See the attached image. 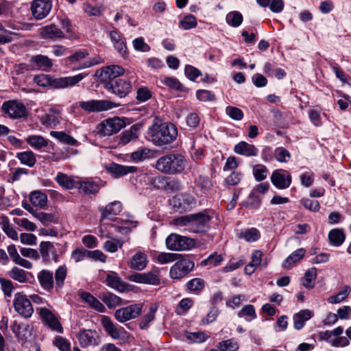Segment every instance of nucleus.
<instances>
[{
	"label": "nucleus",
	"mask_w": 351,
	"mask_h": 351,
	"mask_svg": "<svg viewBox=\"0 0 351 351\" xmlns=\"http://www.w3.org/2000/svg\"><path fill=\"white\" fill-rule=\"evenodd\" d=\"M101 324L107 334L115 340L119 339L122 333L125 332L123 327L114 324L109 317L106 315L101 318Z\"/></svg>",
	"instance_id": "obj_16"
},
{
	"label": "nucleus",
	"mask_w": 351,
	"mask_h": 351,
	"mask_svg": "<svg viewBox=\"0 0 351 351\" xmlns=\"http://www.w3.org/2000/svg\"><path fill=\"white\" fill-rule=\"evenodd\" d=\"M104 86L108 92L120 98L125 97L132 89L130 82L121 78L106 82Z\"/></svg>",
	"instance_id": "obj_9"
},
{
	"label": "nucleus",
	"mask_w": 351,
	"mask_h": 351,
	"mask_svg": "<svg viewBox=\"0 0 351 351\" xmlns=\"http://www.w3.org/2000/svg\"><path fill=\"white\" fill-rule=\"evenodd\" d=\"M40 36L43 39L57 40L64 38V32L56 25L51 24L40 29Z\"/></svg>",
	"instance_id": "obj_20"
},
{
	"label": "nucleus",
	"mask_w": 351,
	"mask_h": 351,
	"mask_svg": "<svg viewBox=\"0 0 351 351\" xmlns=\"http://www.w3.org/2000/svg\"><path fill=\"white\" fill-rule=\"evenodd\" d=\"M194 267V263L189 259L177 261L170 269L169 275L173 279H180L190 272Z\"/></svg>",
	"instance_id": "obj_12"
},
{
	"label": "nucleus",
	"mask_w": 351,
	"mask_h": 351,
	"mask_svg": "<svg viewBox=\"0 0 351 351\" xmlns=\"http://www.w3.org/2000/svg\"><path fill=\"white\" fill-rule=\"evenodd\" d=\"M268 173V170L263 165H256L253 167V175L257 181L265 180Z\"/></svg>",
	"instance_id": "obj_56"
},
{
	"label": "nucleus",
	"mask_w": 351,
	"mask_h": 351,
	"mask_svg": "<svg viewBox=\"0 0 351 351\" xmlns=\"http://www.w3.org/2000/svg\"><path fill=\"white\" fill-rule=\"evenodd\" d=\"M26 142L34 149L40 150L48 145L47 140L40 135H31L26 138Z\"/></svg>",
	"instance_id": "obj_40"
},
{
	"label": "nucleus",
	"mask_w": 351,
	"mask_h": 351,
	"mask_svg": "<svg viewBox=\"0 0 351 351\" xmlns=\"http://www.w3.org/2000/svg\"><path fill=\"white\" fill-rule=\"evenodd\" d=\"M166 247L172 251L189 250L195 245L194 239L172 233L165 240Z\"/></svg>",
	"instance_id": "obj_4"
},
{
	"label": "nucleus",
	"mask_w": 351,
	"mask_h": 351,
	"mask_svg": "<svg viewBox=\"0 0 351 351\" xmlns=\"http://www.w3.org/2000/svg\"><path fill=\"white\" fill-rule=\"evenodd\" d=\"M234 151L237 154L245 156H256L258 153V149L252 144L241 141L234 146Z\"/></svg>",
	"instance_id": "obj_26"
},
{
	"label": "nucleus",
	"mask_w": 351,
	"mask_h": 351,
	"mask_svg": "<svg viewBox=\"0 0 351 351\" xmlns=\"http://www.w3.org/2000/svg\"><path fill=\"white\" fill-rule=\"evenodd\" d=\"M148 258L147 254L142 251H137L132 256L128 263L129 267L136 271L143 270L147 265Z\"/></svg>",
	"instance_id": "obj_22"
},
{
	"label": "nucleus",
	"mask_w": 351,
	"mask_h": 351,
	"mask_svg": "<svg viewBox=\"0 0 351 351\" xmlns=\"http://www.w3.org/2000/svg\"><path fill=\"white\" fill-rule=\"evenodd\" d=\"M151 154V149L147 147H143L137 149L131 154V158L135 162L142 161L149 158Z\"/></svg>",
	"instance_id": "obj_54"
},
{
	"label": "nucleus",
	"mask_w": 351,
	"mask_h": 351,
	"mask_svg": "<svg viewBox=\"0 0 351 351\" xmlns=\"http://www.w3.org/2000/svg\"><path fill=\"white\" fill-rule=\"evenodd\" d=\"M181 257V254L169 253V252H160L156 257L157 261L160 264H167L178 261Z\"/></svg>",
	"instance_id": "obj_49"
},
{
	"label": "nucleus",
	"mask_w": 351,
	"mask_h": 351,
	"mask_svg": "<svg viewBox=\"0 0 351 351\" xmlns=\"http://www.w3.org/2000/svg\"><path fill=\"white\" fill-rule=\"evenodd\" d=\"M67 274V268L65 265L60 266L55 271V284L57 290L62 288Z\"/></svg>",
	"instance_id": "obj_45"
},
{
	"label": "nucleus",
	"mask_w": 351,
	"mask_h": 351,
	"mask_svg": "<svg viewBox=\"0 0 351 351\" xmlns=\"http://www.w3.org/2000/svg\"><path fill=\"white\" fill-rule=\"evenodd\" d=\"M124 69L119 65H110L104 67L100 72L101 80L106 82H109L117 79H120L119 76L123 75Z\"/></svg>",
	"instance_id": "obj_19"
},
{
	"label": "nucleus",
	"mask_w": 351,
	"mask_h": 351,
	"mask_svg": "<svg viewBox=\"0 0 351 351\" xmlns=\"http://www.w3.org/2000/svg\"><path fill=\"white\" fill-rule=\"evenodd\" d=\"M80 298L84 302L87 303L95 311L100 313H104L105 311L106 308L103 304L90 293L83 291L80 293Z\"/></svg>",
	"instance_id": "obj_27"
},
{
	"label": "nucleus",
	"mask_w": 351,
	"mask_h": 351,
	"mask_svg": "<svg viewBox=\"0 0 351 351\" xmlns=\"http://www.w3.org/2000/svg\"><path fill=\"white\" fill-rule=\"evenodd\" d=\"M31 66L34 69L49 71L53 67V60L47 56L38 54L32 56L29 60Z\"/></svg>",
	"instance_id": "obj_17"
},
{
	"label": "nucleus",
	"mask_w": 351,
	"mask_h": 351,
	"mask_svg": "<svg viewBox=\"0 0 351 351\" xmlns=\"http://www.w3.org/2000/svg\"><path fill=\"white\" fill-rule=\"evenodd\" d=\"M101 213V219H111L112 217L119 215L122 210V204L119 201H114L106 205L105 207L99 208Z\"/></svg>",
	"instance_id": "obj_23"
},
{
	"label": "nucleus",
	"mask_w": 351,
	"mask_h": 351,
	"mask_svg": "<svg viewBox=\"0 0 351 351\" xmlns=\"http://www.w3.org/2000/svg\"><path fill=\"white\" fill-rule=\"evenodd\" d=\"M109 37L115 49L122 56L127 54V46L123 36L117 30L113 29L109 32Z\"/></svg>",
	"instance_id": "obj_21"
},
{
	"label": "nucleus",
	"mask_w": 351,
	"mask_h": 351,
	"mask_svg": "<svg viewBox=\"0 0 351 351\" xmlns=\"http://www.w3.org/2000/svg\"><path fill=\"white\" fill-rule=\"evenodd\" d=\"M29 200L34 206L44 208L47 203V196L45 193L35 191L30 193Z\"/></svg>",
	"instance_id": "obj_33"
},
{
	"label": "nucleus",
	"mask_w": 351,
	"mask_h": 351,
	"mask_svg": "<svg viewBox=\"0 0 351 351\" xmlns=\"http://www.w3.org/2000/svg\"><path fill=\"white\" fill-rule=\"evenodd\" d=\"M158 310V306L155 303L150 304L148 312L143 315L139 323V328L142 330L147 329L149 324L154 321L155 314Z\"/></svg>",
	"instance_id": "obj_30"
},
{
	"label": "nucleus",
	"mask_w": 351,
	"mask_h": 351,
	"mask_svg": "<svg viewBox=\"0 0 351 351\" xmlns=\"http://www.w3.org/2000/svg\"><path fill=\"white\" fill-rule=\"evenodd\" d=\"M138 128L134 125L130 127L129 130H125L120 135L119 144L121 145H125L131 141L137 140L138 138Z\"/></svg>",
	"instance_id": "obj_32"
},
{
	"label": "nucleus",
	"mask_w": 351,
	"mask_h": 351,
	"mask_svg": "<svg viewBox=\"0 0 351 351\" xmlns=\"http://www.w3.org/2000/svg\"><path fill=\"white\" fill-rule=\"evenodd\" d=\"M186 160L180 154H169L159 158L155 168L160 172L169 175L180 173L185 169Z\"/></svg>",
	"instance_id": "obj_3"
},
{
	"label": "nucleus",
	"mask_w": 351,
	"mask_h": 351,
	"mask_svg": "<svg viewBox=\"0 0 351 351\" xmlns=\"http://www.w3.org/2000/svg\"><path fill=\"white\" fill-rule=\"evenodd\" d=\"M226 113L232 119L236 121H241L243 117L242 110L234 106H228L226 108Z\"/></svg>",
	"instance_id": "obj_60"
},
{
	"label": "nucleus",
	"mask_w": 351,
	"mask_h": 351,
	"mask_svg": "<svg viewBox=\"0 0 351 351\" xmlns=\"http://www.w3.org/2000/svg\"><path fill=\"white\" fill-rule=\"evenodd\" d=\"M16 158L21 164L26 165L28 167H33L36 162L35 154L32 151H25L17 153Z\"/></svg>",
	"instance_id": "obj_35"
},
{
	"label": "nucleus",
	"mask_w": 351,
	"mask_h": 351,
	"mask_svg": "<svg viewBox=\"0 0 351 351\" xmlns=\"http://www.w3.org/2000/svg\"><path fill=\"white\" fill-rule=\"evenodd\" d=\"M85 76L83 73H79L73 76L53 77L49 75L40 74L34 76V82L42 87L51 86L56 89H64L75 86Z\"/></svg>",
	"instance_id": "obj_2"
},
{
	"label": "nucleus",
	"mask_w": 351,
	"mask_h": 351,
	"mask_svg": "<svg viewBox=\"0 0 351 351\" xmlns=\"http://www.w3.org/2000/svg\"><path fill=\"white\" fill-rule=\"evenodd\" d=\"M51 135L59 140L60 142L70 145H75L77 143V141L74 138L64 132L51 131Z\"/></svg>",
	"instance_id": "obj_50"
},
{
	"label": "nucleus",
	"mask_w": 351,
	"mask_h": 351,
	"mask_svg": "<svg viewBox=\"0 0 351 351\" xmlns=\"http://www.w3.org/2000/svg\"><path fill=\"white\" fill-rule=\"evenodd\" d=\"M149 139L157 146L173 143L178 136L176 126L169 122L158 123L155 121L149 129Z\"/></svg>",
	"instance_id": "obj_1"
},
{
	"label": "nucleus",
	"mask_w": 351,
	"mask_h": 351,
	"mask_svg": "<svg viewBox=\"0 0 351 351\" xmlns=\"http://www.w3.org/2000/svg\"><path fill=\"white\" fill-rule=\"evenodd\" d=\"M317 277V269L315 267L308 269L304 274L302 280V285L307 289H311L314 287V281Z\"/></svg>",
	"instance_id": "obj_43"
},
{
	"label": "nucleus",
	"mask_w": 351,
	"mask_h": 351,
	"mask_svg": "<svg viewBox=\"0 0 351 351\" xmlns=\"http://www.w3.org/2000/svg\"><path fill=\"white\" fill-rule=\"evenodd\" d=\"M218 348L221 351H237L239 349V344L234 339H230L220 341Z\"/></svg>",
	"instance_id": "obj_52"
},
{
	"label": "nucleus",
	"mask_w": 351,
	"mask_h": 351,
	"mask_svg": "<svg viewBox=\"0 0 351 351\" xmlns=\"http://www.w3.org/2000/svg\"><path fill=\"white\" fill-rule=\"evenodd\" d=\"M77 338L82 348L98 346L99 344L97 333L92 330L80 329L77 335Z\"/></svg>",
	"instance_id": "obj_15"
},
{
	"label": "nucleus",
	"mask_w": 351,
	"mask_h": 351,
	"mask_svg": "<svg viewBox=\"0 0 351 351\" xmlns=\"http://www.w3.org/2000/svg\"><path fill=\"white\" fill-rule=\"evenodd\" d=\"M76 188L85 194H95L99 190L97 184L92 181L77 182Z\"/></svg>",
	"instance_id": "obj_36"
},
{
	"label": "nucleus",
	"mask_w": 351,
	"mask_h": 351,
	"mask_svg": "<svg viewBox=\"0 0 351 351\" xmlns=\"http://www.w3.org/2000/svg\"><path fill=\"white\" fill-rule=\"evenodd\" d=\"M108 171L115 176H125L128 173L136 172L137 168L134 166H125L118 164H111L107 168Z\"/></svg>",
	"instance_id": "obj_28"
},
{
	"label": "nucleus",
	"mask_w": 351,
	"mask_h": 351,
	"mask_svg": "<svg viewBox=\"0 0 351 351\" xmlns=\"http://www.w3.org/2000/svg\"><path fill=\"white\" fill-rule=\"evenodd\" d=\"M143 304L136 303L118 308L114 312L115 319L120 323H125L137 318L142 313Z\"/></svg>",
	"instance_id": "obj_5"
},
{
	"label": "nucleus",
	"mask_w": 351,
	"mask_h": 351,
	"mask_svg": "<svg viewBox=\"0 0 351 351\" xmlns=\"http://www.w3.org/2000/svg\"><path fill=\"white\" fill-rule=\"evenodd\" d=\"M36 311L40 319L49 328L57 332H63V328L58 318L51 311L46 307H38L36 308Z\"/></svg>",
	"instance_id": "obj_8"
},
{
	"label": "nucleus",
	"mask_w": 351,
	"mask_h": 351,
	"mask_svg": "<svg viewBox=\"0 0 351 351\" xmlns=\"http://www.w3.org/2000/svg\"><path fill=\"white\" fill-rule=\"evenodd\" d=\"M14 307L15 311L21 316L29 318L34 313V308L27 295L18 292L14 295Z\"/></svg>",
	"instance_id": "obj_7"
},
{
	"label": "nucleus",
	"mask_w": 351,
	"mask_h": 351,
	"mask_svg": "<svg viewBox=\"0 0 351 351\" xmlns=\"http://www.w3.org/2000/svg\"><path fill=\"white\" fill-rule=\"evenodd\" d=\"M125 125V122L119 117L106 119L99 124L98 133L103 136H110L119 132Z\"/></svg>",
	"instance_id": "obj_6"
},
{
	"label": "nucleus",
	"mask_w": 351,
	"mask_h": 351,
	"mask_svg": "<svg viewBox=\"0 0 351 351\" xmlns=\"http://www.w3.org/2000/svg\"><path fill=\"white\" fill-rule=\"evenodd\" d=\"M192 214L183 215L173 219V224L178 227H184V230L189 232V228L191 226Z\"/></svg>",
	"instance_id": "obj_51"
},
{
	"label": "nucleus",
	"mask_w": 351,
	"mask_h": 351,
	"mask_svg": "<svg viewBox=\"0 0 351 351\" xmlns=\"http://www.w3.org/2000/svg\"><path fill=\"white\" fill-rule=\"evenodd\" d=\"M345 234L342 230L333 229L328 234V239L332 245L339 247L345 241Z\"/></svg>",
	"instance_id": "obj_41"
},
{
	"label": "nucleus",
	"mask_w": 351,
	"mask_h": 351,
	"mask_svg": "<svg viewBox=\"0 0 351 351\" xmlns=\"http://www.w3.org/2000/svg\"><path fill=\"white\" fill-rule=\"evenodd\" d=\"M239 317H245V320L250 322L256 317L254 306L252 304L245 305L237 313Z\"/></svg>",
	"instance_id": "obj_46"
},
{
	"label": "nucleus",
	"mask_w": 351,
	"mask_h": 351,
	"mask_svg": "<svg viewBox=\"0 0 351 351\" xmlns=\"http://www.w3.org/2000/svg\"><path fill=\"white\" fill-rule=\"evenodd\" d=\"M313 313L310 310L305 309L300 311L293 316V326L296 330H300L304 326L306 321L310 319Z\"/></svg>",
	"instance_id": "obj_29"
},
{
	"label": "nucleus",
	"mask_w": 351,
	"mask_h": 351,
	"mask_svg": "<svg viewBox=\"0 0 351 351\" xmlns=\"http://www.w3.org/2000/svg\"><path fill=\"white\" fill-rule=\"evenodd\" d=\"M181 28L185 30L191 29L197 26V21L195 17L192 14H188L179 22Z\"/></svg>",
	"instance_id": "obj_53"
},
{
	"label": "nucleus",
	"mask_w": 351,
	"mask_h": 351,
	"mask_svg": "<svg viewBox=\"0 0 351 351\" xmlns=\"http://www.w3.org/2000/svg\"><path fill=\"white\" fill-rule=\"evenodd\" d=\"M3 111L14 119L21 118L27 114L25 106L16 101H8L2 105Z\"/></svg>",
	"instance_id": "obj_14"
},
{
	"label": "nucleus",
	"mask_w": 351,
	"mask_h": 351,
	"mask_svg": "<svg viewBox=\"0 0 351 351\" xmlns=\"http://www.w3.org/2000/svg\"><path fill=\"white\" fill-rule=\"evenodd\" d=\"M29 273L18 267H14L8 272L9 276L20 283H25L29 280Z\"/></svg>",
	"instance_id": "obj_38"
},
{
	"label": "nucleus",
	"mask_w": 351,
	"mask_h": 351,
	"mask_svg": "<svg viewBox=\"0 0 351 351\" xmlns=\"http://www.w3.org/2000/svg\"><path fill=\"white\" fill-rule=\"evenodd\" d=\"M240 238H243L247 242H254L258 239L260 233L256 228H250L239 234Z\"/></svg>",
	"instance_id": "obj_55"
},
{
	"label": "nucleus",
	"mask_w": 351,
	"mask_h": 351,
	"mask_svg": "<svg viewBox=\"0 0 351 351\" xmlns=\"http://www.w3.org/2000/svg\"><path fill=\"white\" fill-rule=\"evenodd\" d=\"M101 300L109 308H114L122 303V299L120 297L110 292L103 293Z\"/></svg>",
	"instance_id": "obj_39"
},
{
	"label": "nucleus",
	"mask_w": 351,
	"mask_h": 351,
	"mask_svg": "<svg viewBox=\"0 0 351 351\" xmlns=\"http://www.w3.org/2000/svg\"><path fill=\"white\" fill-rule=\"evenodd\" d=\"M306 250L304 248H299L290 254L282 263L285 269L291 268L296 263L300 261L304 256Z\"/></svg>",
	"instance_id": "obj_31"
},
{
	"label": "nucleus",
	"mask_w": 351,
	"mask_h": 351,
	"mask_svg": "<svg viewBox=\"0 0 351 351\" xmlns=\"http://www.w3.org/2000/svg\"><path fill=\"white\" fill-rule=\"evenodd\" d=\"M38 280L40 286L46 291L51 292L54 286L53 274L46 269L40 271L38 274Z\"/></svg>",
	"instance_id": "obj_25"
},
{
	"label": "nucleus",
	"mask_w": 351,
	"mask_h": 351,
	"mask_svg": "<svg viewBox=\"0 0 351 351\" xmlns=\"http://www.w3.org/2000/svg\"><path fill=\"white\" fill-rule=\"evenodd\" d=\"M227 23L232 27H239L243 22V16L238 11L229 12L226 17Z\"/></svg>",
	"instance_id": "obj_48"
},
{
	"label": "nucleus",
	"mask_w": 351,
	"mask_h": 351,
	"mask_svg": "<svg viewBox=\"0 0 351 351\" xmlns=\"http://www.w3.org/2000/svg\"><path fill=\"white\" fill-rule=\"evenodd\" d=\"M143 274L144 284H149L153 285H158L160 284V270L158 269H153L148 272L143 273Z\"/></svg>",
	"instance_id": "obj_42"
},
{
	"label": "nucleus",
	"mask_w": 351,
	"mask_h": 351,
	"mask_svg": "<svg viewBox=\"0 0 351 351\" xmlns=\"http://www.w3.org/2000/svg\"><path fill=\"white\" fill-rule=\"evenodd\" d=\"M79 106L88 112H100L112 109L115 105L107 100H90L80 101Z\"/></svg>",
	"instance_id": "obj_13"
},
{
	"label": "nucleus",
	"mask_w": 351,
	"mask_h": 351,
	"mask_svg": "<svg viewBox=\"0 0 351 351\" xmlns=\"http://www.w3.org/2000/svg\"><path fill=\"white\" fill-rule=\"evenodd\" d=\"M40 120L43 125L50 127H54L60 122L58 117L55 114H45Z\"/></svg>",
	"instance_id": "obj_63"
},
{
	"label": "nucleus",
	"mask_w": 351,
	"mask_h": 351,
	"mask_svg": "<svg viewBox=\"0 0 351 351\" xmlns=\"http://www.w3.org/2000/svg\"><path fill=\"white\" fill-rule=\"evenodd\" d=\"M350 292L351 287L348 285H346L336 295L329 297L328 301L330 304L340 303L350 295Z\"/></svg>",
	"instance_id": "obj_44"
},
{
	"label": "nucleus",
	"mask_w": 351,
	"mask_h": 351,
	"mask_svg": "<svg viewBox=\"0 0 351 351\" xmlns=\"http://www.w3.org/2000/svg\"><path fill=\"white\" fill-rule=\"evenodd\" d=\"M210 216L203 213L192 214L191 226L189 232L202 233L208 230Z\"/></svg>",
	"instance_id": "obj_10"
},
{
	"label": "nucleus",
	"mask_w": 351,
	"mask_h": 351,
	"mask_svg": "<svg viewBox=\"0 0 351 351\" xmlns=\"http://www.w3.org/2000/svg\"><path fill=\"white\" fill-rule=\"evenodd\" d=\"M40 252L44 261L49 262L51 254L55 255V247L49 241H43L39 245Z\"/></svg>",
	"instance_id": "obj_37"
},
{
	"label": "nucleus",
	"mask_w": 351,
	"mask_h": 351,
	"mask_svg": "<svg viewBox=\"0 0 351 351\" xmlns=\"http://www.w3.org/2000/svg\"><path fill=\"white\" fill-rule=\"evenodd\" d=\"M204 285H205L204 281L202 279L198 278L191 279V280H189L187 282V285H186L187 288L190 291H194V292H199V291H202L204 289Z\"/></svg>",
	"instance_id": "obj_58"
},
{
	"label": "nucleus",
	"mask_w": 351,
	"mask_h": 351,
	"mask_svg": "<svg viewBox=\"0 0 351 351\" xmlns=\"http://www.w3.org/2000/svg\"><path fill=\"white\" fill-rule=\"evenodd\" d=\"M51 8V0H34L31 4L32 14L36 20H41L47 17Z\"/></svg>",
	"instance_id": "obj_11"
},
{
	"label": "nucleus",
	"mask_w": 351,
	"mask_h": 351,
	"mask_svg": "<svg viewBox=\"0 0 351 351\" xmlns=\"http://www.w3.org/2000/svg\"><path fill=\"white\" fill-rule=\"evenodd\" d=\"M53 344L60 351H71L70 343L65 338L58 337L53 341Z\"/></svg>",
	"instance_id": "obj_64"
},
{
	"label": "nucleus",
	"mask_w": 351,
	"mask_h": 351,
	"mask_svg": "<svg viewBox=\"0 0 351 351\" xmlns=\"http://www.w3.org/2000/svg\"><path fill=\"white\" fill-rule=\"evenodd\" d=\"M110 239L106 241L104 243V249L108 252L113 253L118 250V249L121 248L123 245V241L114 239L112 237V238H109Z\"/></svg>",
	"instance_id": "obj_47"
},
{
	"label": "nucleus",
	"mask_w": 351,
	"mask_h": 351,
	"mask_svg": "<svg viewBox=\"0 0 351 351\" xmlns=\"http://www.w3.org/2000/svg\"><path fill=\"white\" fill-rule=\"evenodd\" d=\"M302 206L311 212H317L320 209V204L318 201L308 198H302L300 201Z\"/></svg>",
	"instance_id": "obj_59"
},
{
	"label": "nucleus",
	"mask_w": 351,
	"mask_h": 351,
	"mask_svg": "<svg viewBox=\"0 0 351 351\" xmlns=\"http://www.w3.org/2000/svg\"><path fill=\"white\" fill-rule=\"evenodd\" d=\"M223 260L221 255H218L216 252L210 254L207 258L201 262L202 266H213L216 267L219 265Z\"/></svg>",
	"instance_id": "obj_57"
},
{
	"label": "nucleus",
	"mask_w": 351,
	"mask_h": 351,
	"mask_svg": "<svg viewBox=\"0 0 351 351\" xmlns=\"http://www.w3.org/2000/svg\"><path fill=\"white\" fill-rule=\"evenodd\" d=\"M132 45L136 51L141 52H147L150 50L149 45L145 42L143 37L135 38L132 41Z\"/></svg>",
	"instance_id": "obj_62"
},
{
	"label": "nucleus",
	"mask_w": 351,
	"mask_h": 351,
	"mask_svg": "<svg viewBox=\"0 0 351 351\" xmlns=\"http://www.w3.org/2000/svg\"><path fill=\"white\" fill-rule=\"evenodd\" d=\"M0 285L1 288L5 294V295L8 297H10L12 293V291L14 289V285L10 280L0 278Z\"/></svg>",
	"instance_id": "obj_61"
},
{
	"label": "nucleus",
	"mask_w": 351,
	"mask_h": 351,
	"mask_svg": "<svg viewBox=\"0 0 351 351\" xmlns=\"http://www.w3.org/2000/svg\"><path fill=\"white\" fill-rule=\"evenodd\" d=\"M55 180L59 185L65 189L69 190L76 188L77 182L67 174L59 172L58 173Z\"/></svg>",
	"instance_id": "obj_34"
},
{
	"label": "nucleus",
	"mask_w": 351,
	"mask_h": 351,
	"mask_svg": "<svg viewBox=\"0 0 351 351\" xmlns=\"http://www.w3.org/2000/svg\"><path fill=\"white\" fill-rule=\"evenodd\" d=\"M284 172L285 171L282 169L276 170L271 176L272 184L279 189H287L291 183V175L289 173L285 174Z\"/></svg>",
	"instance_id": "obj_18"
},
{
	"label": "nucleus",
	"mask_w": 351,
	"mask_h": 351,
	"mask_svg": "<svg viewBox=\"0 0 351 351\" xmlns=\"http://www.w3.org/2000/svg\"><path fill=\"white\" fill-rule=\"evenodd\" d=\"M106 282L108 286L119 292H124L128 289L127 283L123 282L116 272L107 274Z\"/></svg>",
	"instance_id": "obj_24"
}]
</instances>
